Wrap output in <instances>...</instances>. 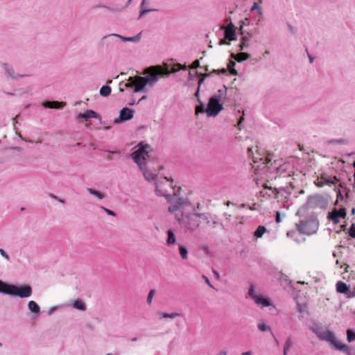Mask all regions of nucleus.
Wrapping results in <instances>:
<instances>
[{
  "label": "nucleus",
  "mask_w": 355,
  "mask_h": 355,
  "mask_svg": "<svg viewBox=\"0 0 355 355\" xmlns=\"http://www.w3.org/2000/svg\"><path fill=\"white\" fill-rule=\"evenodd\" d=\"M263 187H264V188H265V189H268V187H267L266 185H264ZM268 189H270V190H272V188H271V187H270V188L268 187Z\"/></svg>",
  "instance_id": "680f3d73"
},
{
  "label": "nucleus",
  "mask_w": 355,
  "mask_h": 355,
  "mask_svg": "<svg viewBox=\"0 0 355 355\" xmlns=\"http://www.w3.org/2000/svg\"><path fill=\"white\" fill-rule=\"evenodd\" d=\"M248 150L250 153L251 151V148H248Z\"/></svg>",
  "instance_id": "69168bd1"
},
{
  "label": "nucleus",
  "mask_w": 355,
  "mask_h": 355,
  "mask_svg": "<svg viewBox=\"0 0 355 355\" xmlns=\"http://www.w3.org/2000/svg\"><path fill=\"white\" fill-rule=\"evenodd\" d=\"M249 38L246 36L242 37L241 44H239L240 50H244L248 46Z\"/></svg>",
  "instance_id": "cd10ccee"
},
{
  "label": "nucleus",
  "mask_w": 355,
  "mask_h": 355,
  "mask_svg": "<svg viewBox=\"0 0 355 355\" xmlns=\"http://www.w3.org/2000/svg\"><path fill=\"white\" fill-rule=\"evenodd\" d=\"M198 101L200 102V105L196 107V114L206 112V109L202 102L200 101V99H198Z\"/></svg>",
  "instance_id": "bb28decb"
},
{
  "label": "nucleus",
  "mask_w": 355,
  "mask_h": 355,
  "mask_svg": "<svg viewBox=\"0 0 355 355\" xmlns=\"http://www.w3.org/2000/svg\"><path fill=\"white\" fill-rule=\"evenodd\" d=\"M223 109V105L219 102L218 98L212 96L209 100L206 113L209 116H216Z\"/></svg>",
  "instance_id": "6e6552de"
},
{
  "label": "nucleus",
  "mask_w": 355,
  "mask_h": 355,
  "mask_svg": "<svg viewBox=\"0 0 355 355\" xmlns=\"http://www.w3.org/2000/svg\"><path fill=\"white\" fill-rule=\"evenodd\" d=\"M254 9H257L259 12H260V8L258 7V3H254V5L252 6V7L251 8V10L252 11Z\"/></svg>",
  "instance_id": "de8ad7c7"
},
{
  "label": "nucleus",
  "mask_w": 355,
  "mask_h": 355,
  "mask_svg": "<svg viewBox=\"0 0 355 355\" xmlns=\"http://www.w3.org/2000/svg\"><path fill=\"white\" fill-rule=\"evenodd\" d=\"M50 196L54 199H58V198L55 196H54L53 194H51Z\"/></svg>",
  "instance_id": "bf43d9fd"
},
{
  "label": "nucleus",
  "mask_w": 355,
  "mask_h": 355,
  "mask_svg": "<svg viewBox=\"0 0 355 355\" xmlns=\"http://www.w3.org/2000/svg\"><path fill=\"white\" fill-rule=\"evenodd\" d=\"M0 253L2 256H3L6 259H9V257L8 255L6 254V252L2 250V249H0Z\"/></svg>",
  "instance_id": "a18cd8bd"
},
{
  "label": "nucleus",
  "mask_w": 355,
  "mask_h": 355,
  "mask_svg": "<svg viewBox=\"0 0 355 355\" xmlns=\"http://www.w3.org/2000/svg\"><path fill=\"white\" fill-rule=\"evenodd\" d=\"M292 345V340L291 338H288L285 343L284 347V355H287L288 351Z\"/></svg>",
  "instance_id": "2f4dec72"
},
{
  "label": "nucleus",
  "mask_w": 355,
  "mask_h": 355,
  "mask_svg": "<svg viewBox=\"0 0 355 355\" xmlns=\"http://www.w3.org/2000/svg\"><path fill=\"white\" fill-rule=\"evenodd\" d=\"M58 201H59V202H62V203H64V201L63 200H62V199H58Z\"/></svg>",
  "instance_id": "052dcab7"
},
{
  "label": "nucleus",
  "mask_w": 355,
  "mask_h": 355,
  "mask_svg": "<svg viewBox=\"0 0 355 355\" xmlns=\"http://www.w3.org/2000/svg\"><path fill=\"white\" fill-rule=\"evenodd\" d=\"M200 66V62L198 60H196L189 67L190 69H196L198 68V67Z\"/></svg>",
  "instance_id": "58836bf2"
},
{
  "label": "nucleus",
  "mask_w": 355,
  "mask_h": 355,
  "mask_svg": "<svg viewBox=\"0 0 355 355\" xmlns=\"http://www.w3.org/2000/svg\"><path fill=\"white\" fill-rule=\"evenodd\" d=\"M7 71H8V75L13 79H17L18 78L19 76H15L13 75L14 72H13V70L12 69H7Z\"/></svg>",
  "instance_id": "79ce46f5"
},
{
  "label": "nucleus",
  "mask_w": 355,
  "mask_h": 355,
  "mask_svg": "<svg viewBox=\"0 0 355 355\" xmlns=\"http://www.w3.org/2000/svg\"><path fill=\"white\" fill-rule=\"evenodd\" d=\"M235 65V62L234 61L230 60L227 64L228 69L230 70V73L232 75L236 76L237 75V71L234 69Z\"/></svg>",
  "instance_id": "c756f323"
},
{
  "label": "nucleus",
  "mask_w": 355,
  "mask_h": 355,
  "mask_svg": "<svg viewBox=\"0 0 355 355\" xmlns=\"http://www.w3.org/2000/svg\"><path fill=\"white\" fill-rule=\"evenodd\" d=\"M73 307H75L77 309L85 311L86 309V306L85 303L79 300H75L73 302Z\"/></svg>",
  "instance_id": "393cba45"
},
{
  "label": "nucleus",
  "mask_w": 355,
  "mask_h": 355,
  "mask_svg": "<svg viewBox=\"0 0 355 355\" xmlns=\"http://www.w3.org/2000/svg\"><path fill=\"white\" fill-rule=\"evenodd\" d=\"M144 169H141L143 171L145 179L148 181L154 180L155 178V174L153 171H149L147 169V165L143 166Z\"/></svg>",
  "instance_id": "6ab92c4d"
},
{
  "label": "nucleus",
  "mask_w": 355,
  "mask_h": 355,
  "mask_svg": "<svg viewBox=\"0 0 355 355\" xmlns=\"http://www.w3.org/2000/svg\"><path fill=\"white\" fill-rule=\"evenodd\" d=\"M202 278L205 279V281L207 285H209L211 287H213L209 279L206 276L202 275Z\"/></svg>",
  "instance_id": "c03bdc74"
},
{
  "label": "nucleus",
  "mask_w": 355,
  "mask_h": 355,
  "mask_svg": "<svg viewBox=\"0 0 355 355\" xmlns=\"http://www.w3.org/2000/svg\"><path fill=\"white\" fill-rule=\"evenodd\" d=\"M103 209L108 215L115 216V213L113 211L110 210V209H108L107 208H105V207H103Z\"/></svg>",
  "instance_id": "37998d69"
},
{
  "label": "nucleus",
  "mask_w": 355,
  "mask_h": 355,
  "mask_svg": "<svg viewBox=\"0 0 355 355\" xmlns=\"http://www.w3.org/2000/svg\"><path fill=\"white\" fill-rule=\"evenodd\" d=\"M248 293L253 300L258 295L257 294L256 287L254 285L251 284L250 286Z\"/></svg>",
  "instance_id": "7c9ffc66"
},
{
  "label": "nucleus",
  "mask_w": 355,
  "mask_h": 355,
  "mask_svg": "<svg viewBox=\"0 0 355 355\" xmlns=\"http://www.w3.org/2000/svg\"><path fill=\"white\" fill-rule=\"evenodd\" d=\"M338 197H340L341 199L343 198V196H342L340 191H339L338 194Z\"/></svg>",
  "instance_id": "4d7b16f0"
},
{
  "label": "nucleus",
  "mask_w": 355,
  "mask_h": 355,
  "mask_svg": "<svg viewBox=\"0 0 355 355\" xmlns=\"http://www.w3.org/2000/svg\"><path fill=\"white\" fill-rule=\"evenodd\" d=\"M231 57L235 59L237 62H242L248 60L250 58V55L247 53H239L237 54L232 53Z\"/></svg>",
  "instance_id": "a211bd4d"
},
{
  "label": "nucleus",
  "mask_w": 355,
  "mask_h": 355,
  "mask_svg": "<svg viewBox=\"0 0 355 355\" xmlns=\"http://www.w3.org/2000/svg\"><path fill=\"white\" fill-rule=\"evenodd\" d=\"M312 330L317 335L319 339L329 342L335 349L345 352L349 355L350 350L349 347L337 340L333 331L315 328H313Z\"/></svg>",
  "instance_id": "7ed1b4c3"
},
{
  "label": "nucleus",
  "mask_w": 355,
  "mask_h": 355,
  "mask_svg": "<svg viewBox=\"0 0 355 355\" xmlns=\"http://www.w3.org/2000/svg\"><path fill=\"white\" fill-rule=\"evenodd\" d=\"M5 294L15 295L21 298L28 297L32 294V288L28 285L17 286L15 285L6 284Z\"/></svg>",
  "instance_id": "39448f33"
},
{
  "label": "nucleus",
  "mask_w": 355,
  "mask_h": 355,
  "mask_svg": "<svg viewBox=\"0 0 355 355\" xmlns=\"http://www.w3.org/2000/svg\"><path fill=\"white\" fill-rule=\"evenodd\" d=\"M136 340H137L136 338H134L132 339V341H135Z\"/></svg>",
  "instance_id": "0e129e2a"
},
{
  "label": "nucleus",
  "mask_w": 355,
  "mask_h": 355,
  "mask_svg": "<svg viewBox=\"0 0 355 355\" xmlns=\"http://www.w3.org/2000/svg\"><path fill=\"white\" fill-rule=\"evenodd\" d=\"M322 201V197L314 196L309 198L307 200V207L311 209H315L320 206Z\"/></svg>",
  "instance_id": "ddd939ff"
},
{
  "label": "nucleus",
  "mask_w": 355,
  "mask_h": 355,
  "mask_svg": "<svg viewBox=\"0 0 355 355\" xmlns=\"http://www.w3.org/2000/svg\"><path fill=\"white\" fill-rule=\"evenodd\" d=\"M181 69H186V66H182L180 64L164 63L163 65H157V78L158 76L167 77L169 74L176 72Z\"/></svg>",
  "instance_id": "423d86ee"
},
{
  "label": "nucleus",
  "mask_w": 355,
  "mask_h": 355,
  "mask_svg": "<svg viewBox=\"0 0 355 355\" xmlns=\"http://www.w3.org/2000/svg\"><path fill=\"white\" fill-rule=\"evenodd\" d=\"M349 235L355 239V225L354 224H352L349 230Z\"/></svg>",
  "instance_id": "c9c22d12"
},
{
  "label": "nucleus",
  "mask_w": 355,
  "mask_h": 355,
  "mask_svg": "<svg viewBox=\"0 0 355 355\" xmlns=\"http://www.w3.org/2000/svg\"><path fill=\"white\" fill-rule=\"evenodd\" d=\"M106 355H112V354H106Z\"/></svg>",
  "instance_id": "338daca9"
},
{
  "label": "nucleus",
  "mask_w": 355,
  "mask_h": 355,
  "mask_svg": "<svg viewBox=\"0 0 355 355\" xmlns=\"http://www.w3.org/2000/svg\"><path fill=\"white\" fill-rule=\"evenodd\" d=\"M154 293H155L154 290H151L149 292V294H148V298H147V302L148 304H151L153 298V296H154Z\"/></svg>",
  "instance_id": "4c0bfd02"
},
{
  "label": "nucleus",
  "mask_w": 355,
  "mask_h": 355,
  "mask_svg": "<svg viewBox=\"0 0 355 355\" xmlns=\"http://www.w3.org/2000/svg\"><path fill=\"white\" fill-rule=\"evenodd\" d=\"M180 316H181V314L178 313H163V312L159 313V320H162L164 318L174 319V318H175L177 317H180Z\"/></svg>",
  "instance_id": "412c9836"
},
{
  "label": "nucleus",
  "mask_w": 355,
  "mask_h": 355,
  "mask_svg": "<svg viewBox=\"0 0 355 355\" xmlns=\"http://www.w3.org/2000/svg\"><path fill=\"white\" fill-rule=\"evenodd\" d=\"M242 355H252V352H243L242 354Z\"/></svg>",
  "instance_id": "864d4df0"
},
{
  "label": "nucleus",
  "mask_w": 355,
  "mask_h": 355,
  "mask_svg": "<svg viewBox=\"0 0 355 355\" xmlns=\"http://www.w3.org/2000/svg\"><path fill=\"white\" fill-rule=\"evenodd\" d=\"M352 214H354V212H355V208H353V209H352Z\"/></svg>",
  "instance_id": "e2e57ef3"
},
{
  "label": "nucleus",
  "mask_w": 355,
  "mask_h": 355,
  "mask_svg": "<svg viewBox=\"0 0 355 355\" xmlns=\"http://www.w3.org/2000/svg\"><path fill=\"white\" fill-rule=\"evenodd\" d=\"M258 329L261 331H271V328L269 326H268L266 324H264V323L259 324Z\"/></svg>",
  "instance_id": "f704fd0d"
},
{
  "label": "nucleus",
  "mask_w": 355,
  "mask_h": 355,
  "mask_svg": "<svg viewBox=\"0 0 355 355\" xmlns=\"http://www.w3.org/2000/svg\"><path fill=\"white\" fill-rule=\"evenodd\" d=\"M227 354V352L225 351H221L220 353H219V355H226Z\"/></svg>",
  "instance_id": "6e6d98bb"
},
{
  "label": "nucleus",
  "mask_w": 355,
  "mask_h": 355,
  "mask_svg": "<svg viewBox=\"0 0 355 355\" xmlns=\"http://www.w3.org/2000/svg\"><path fill=\"white\" fill-rule=\"evenodd\" d=\"M309 60H310V62L312 63L313 61V58L311 55H309Z\"/></svg>",
  "instance_id": "13d9d810"
},
{
  "label": "nucleus",
  "mask_w": 355,
  "mask_h": 355,
  "mask_svg": "<svg viewBox=\"0 0 355 355\" xmlns=\"http://www.w3.org/2000/svg\"><path fill=\"white\" fill-rule=\"evenodd\" d=\"M347 336L349 342L355 340V332L353 331L348 329L347 331Z\"/></svg>",
  "instance_id": "72a5a7b5"
},
{
  "label": "nucleus",
  "mask_w": 355,
  "mask_h": 355,
  "mask_svg": "<svg viewBox=\"0 0 355 355\" xmlns=\"http://www.w3.org/2000/svg\"><path fill=\"white\" fill-rule=\"evenodd\" d=\"M98 114L96 112L92 110H87L84 113H80L78 115V118H83L85 120H87L88 119L91 118H97Z\"/></svg>",
  "instance_id": "f3484780"
},
{
  "label": "nucleus",
  "mask_w": 355,
  "mask_h": 355,
  "mask_svg": "<svg viewBox=\"0 0 355 355\" xmlns=\"http://www.w3.org/2000/svg\"><path fill=\"white\" fill-rule=\"evenodd\" d=\"M280 221H281L280 214H279V212L277 211L276 213V222L277 223H280Z\"/></svg>",
  "instance_id": "09e8293b"
},
{
  "label": "nucleus",
  "mask_w": 355,
  "mask_h": 355,
  "mask_svg": "<svg viewBox=\"0 0 355 355\" xmlns=\"http://www.w3.org/2000/svg\"><path fill=\"white\" fill-rule=\"evenodd\" d=\"M346 209L345 208H340L337 210L334 209L329 214V218L333 221L334 223L337 224L340 223V218H345L346 216Z\"/></svg>",
  "instance_id": "1a4fd4ad"
},
{
  "label": "nucleus",
  "mask_w": 355,
  "mask_h": 355,
  "mask_svg": "<svg viewBox=\"0 0 355 355\" xmlns=\"http://www.w3.org/2000/svg\"><path fill=\"white\" fill-rule=\"evenodd\" d=\"M6 284L3 281L0 280V293L5 294V290H6Z\"/></svg>",
  "instance_id": "ea45409f"
},
{
  "label": "nucleus",
  "mask_w": 355,
  "mask_h": 355,
  "mask_svg": "<svg viewBox=\"0 0 355 355\" xmlns=\"http://www.w3.org/2000/svg\"><path fill=\"white\" fill-rule=\"evenodd\" d=\"M336 291L339 293L345 294L348 298L355 297V292L350 291L349 286L343 282H337Z\"/></svg>",
  "instance_id": "9b49d317"
},
{
  "label": "nucleus",
  "mask_w": 355,
  "mask_h": 355,
  "mask_svg": "<svg viewBox=\"0 0 355 355\" xmlns=\"http://www.w3.org/2000/svg\"><path fill=\"white\" fill-rule=\"evenodd\" d=\"M29 310L35 313L39 314L40 311V306L35 301H30L28 304Z\"/></svg>",
  "instance_id": "4be33fe9"
},
{
  "label": "nucleus",
  "mask_w": 355,
  "mask_h": 355,
  "mask_svg": "<svg viewBox=\"0 0 355 355\" xmlns=\"http://www.w3.org/2000/svg\"><path fill=\"white\" fill-rule=\"evenodd\" d=\"M148 144H144L142 142L139 143L135 147V150L130 155V157L137 164L140 169H144L143 166L148 164V159L149 158Z\"/></svg>",
  "instance_id": "20e7f679"
},
{
  "label": "nucleus",
  "mask_w": 355,
  "mask_h": 355,
  "mask_svg": "<svg viewBox=\"0 0 355 355\" xmlns=\"http://www.w3.org/2000/svg\"><path fill=\"white\" fill-rule=\"evenodd\" d=\"M179 251H180V256L183 259H187V248L182 245H179Z\"/></svg>",
  "instance_id": "c85d7f7f"
},
{
  "label": "nucleus",
  "mask_w": 355,
  "mask_h": 355,
  "mask_svg": "<svg viewBox=\"0 0 355 355\" xmlns=\"http://www.w3.org/2000/svg\"><path fill=\"white\" fill-rule=\"evenodd\" d=\"M220 72L221 73H225L227 72V69H221V70L220 71Z\"/></svg>",
  "instance_id": "5fc2aeb1"
},
{
  "label": "nucleus",
  "mask_w": 355,
  "mask_h": 355,
  "mask_svg": "<svg viewBox=\"0 0 355 355\" xmlns=\"http://www.w3.org/2000/svg\"><path fill=\"white\" fill-rule=\"evenodd\" d=\"M167 239L166 244L167 245H171L175 243L176 242V236L172 230H169L167 231Z\"/></svg>",
  "instance_id": "aec40b11"
},
{
  "label": "nucleus",
  "mask_w": 355,
  "mask_h": 355,
  "mask_svg": "<svg viewBox=\"0 0 355 355\" xmlns=\"http://www.w3.org/2000/svg\"><path fill=\"white\" fill-rule=\"evenodd\" d=\"M199 95H200V88L198 87V89H197L196 92L195 93V96L198 98V100L200 99Z\"/></svg>",
  "instance_id": "8fccbe9b"
},
{
  "label": "nucleus",
  "mask_w": 355,
  "mask_h": 355,
  "mask_svg": "<svg viewBox=\"0 0 355 355\" xmlns=\"http://www.w3.org/2000/svg\"><path fill=\"white\" fill-rule=\"evenodd\" d=\"M133 111L128 107L123 108L120 112L121 121L130 120L133 117Z\"/></svg>",
  "instance_id": "4468645a"
},
{
  "label": "nucleus",
  "mask_w": 355,
  "mask_h": 355,
  "mask_svg": "<svg viewBox=\"0 0 355 355\" xmlns=\"http://www.w3.org/2000/svg\"><path fill=\"white\" fill-rule=\"evenodd\" d=\"M253 165L252 168L255 174L258 173L259 170H263L266 168H269L272 164L271 155L268 154L267 156H260L259 153H257V155L253 157Z\"/></svg>",
  "instance_id": "0eeeda50"
},
{
  "label": "nucleus",
  "mask_w": 355,
  "mask_h": 355,
  "mask_svg": "<svg viewBox=\"0 0 355 355\" xmlns=\"http://www.w3.org/2000/svg\"><path fill=\"white\" fill-rule=\"evenodd\" d=\"M143 74L144 76H130L125 87L131 88L135 92L142 90L148 83L155 80V66L147 68Z\"/></svg>",
  "instance_id": "f03ea898"
},
{
  "label": "nucleus",
  "mask_w": 355,
  "mask_h": 355,
  "mask_svg": "<svg viewBox=\"0 0 355 355\" xmlns=\"http://www.w3.org/2000/svg\"><path fill=\"white\" fill-rule=\"evenodd\" d=\"M254 301L258 306H260L261 307H266L270 305L269 300L266 298L263 297L261 295H257L254 299Z\"/></svg>",
  "instance_id": "dca6fc26"
},
{
  "label": "nucleus",
  "mask_w": 355,
  "mask_h": 355,
  "mask_svg": "<svg viewBox=\"0 0 355 355\" xmlns=\"http://www.w3.org/2000/svg\"><path fill=\"white\" fill-rule=\"evenodd\" d=\"M207 76V74L202 75V77L199 80L198 87L200 88V85H202V83H203V81L205 80V76Z\"/></svg>",
  "instance_id": "49530a36"
},
{
  "label": "nucleus",
  "mask_w": 355,
  "mask_h": 355,
  "mask_svg": "<svg viewBox=\"0 0 355 355\" xmlns=\"http://www.w3.org/2000/svg\"><path fill=\"white\" fill-rule=\"evenodd\" d=\"M338 182V179L336 178V176L325 178L324 175H322L320 177V180L317 179L314 183L318 187H322L324 186V184L336 185Z\"/></svg>",
  "instance_id": "9d476101"
},
{
  "label": "nucleus",
  "mask_w": 355,
  "mask_h": 355,
  "mask_svg": "<svg viewBox=\"0 0 355 355\" xmlns=\"http://www.w3.org/2000/svg\"><path fill=\"white\" fill-rule=\"evenodd\" d=\"M108 37H110L121 38V39H122L123 41H132V42H136V41H138V40H139V35H137V36H135V37H120L119 35H115V34L110 35H109Z\"/></svg>",
  "instance_id": "5701e85b"
},
{
  "label": "nucleus",
  "mask_w": 355,
  "mask_h": 355,
  "mask_svg": "<svg viewBox=\"0 0 355 355\" xmlns=\"http://www.w3.org/2000/svg\"><path fill=\"white\" fill-rule=\"evenodd\" d=\"M144 2H145V0H143L142 3L141 5V11H140V17L143 16L145 13L150 11V10L146 9L144 8Z\"/></svg>",
  "instance_id": "e433bc0d"
},
{
  "label": "nucleus",
  "mask_w": 355,
  "mask_h": 355,
  "mask_svg": "<svg viewBox=\"0 0 355 355\" xmlns=\"http://www.w3.org/2000/svg\"><path fill=\"white\" fill-rule=\"evenodd\" d=\"M243 120H244V117H243V116H242L239 119V122H238V123H237V126H238V127L241 125V123H242V121H243Z\"/></svg>",
  "instance_id": "3c124183"
},
{
  "label": "nucleus",
  "mask_w": 355,
  "mask_h": 355,
  "mask_svg": "<svg viewBox=\"0 0 355 355\" xmlns=\"http://www.w3.org/2000/svg\"><path fill=\"white\" fill-rule=\"evenodd\" d=\"M87 191L91 193V194H93L94 196H96L97 198H98L99 199H103L104 198V194L96 191V190H94L93 189H87Z\"/></svg>",
  "instance_id": "473e14b6"
},
{
  "label": "nucleus",
  "mask_w": 355,
  "mask_h": 355,
  "mask_svg": "<svg viewBox=\"0 0 355 355\" xmlns=\"http://www.w3.org/2000/svg\"><path fill=\"white\" fill-rule=\"evenodd\" d=\"M110 93L111 87L107 85L103 86L100 89V94L103 96H107Z\"/></svg>",
  "instance_id": "a878e982"
},
{
  "label": "nucleus",
  "mask_w": 355,
  "mask_h": 355,
  "mask_svg": "<svg viewBox=\"0 0 355 355\" xmlns=\"http://www.w3.org/2000/svg\"><path fill=\"white\" fill-rule=\"evenodd\" d=\"M230 44V42H229L228 40H225V37H224V38L220 40L219 42L220 45Z\"/></svg>",
  "instance_id": "a19ab883"
},
{
  "label": "nucleus",
  "mask_w": 355,
  "mask_h": 355,
  "mask_svg": "<svg viewBox=\"0 0 355 355\" xmlns=\"http://www.w3.org/2000/svg\"><path fill=\"white\" fill-rule=\"evenodd\" d=\"M65 103L64 102H58V101H46L44 103L43 105L45 107L48 108H55L59 109L62 108L65 105Z\"/></svg>",
  "instance_id": "2eb2a0df"
},
{
  "label": "nucleus",
  "mask_w": 355,
  "mask_h": 355,
  "mask_svg": "<svg viewBox=\"0 0 355 355\" xmlns=\"http://www.w3.org/2000/svg\"><path fill=\"white\" fill-rule=\"evenodd\" d=\"M174 190L173 180L166 177L157 181V195L168 198V211L173 214L175 219L185 232L193 233L200 227L202 222L207 228L214 229L219 225L218 217L209 212H202L200 202L192 203L184 198H178L170 192Z\"/></svg>",
  "instance_id": "f257e3e1"
},
{
  "label": "nucleus",
  "mask_w": 355,
  "mask_h": 355,
  "mask_svg": "<svg viewBox=\"0 0 355 355\" xmlns=\"http://www.w3.org/2000/svg\"><path fill=\"white\" fill-rule=\"evenodd\" d=\"M223 28L225 40H228L229 42L236 40V31L234 24H228L227 26Z\"/></svg>",
  "instance_id": "f8f14e48"
},
{
  "label": "nucleus",
  "mask_w": 355,
  "mask_h": 355,
  "mask_svg": "<svg viewBox=\"0 0 355 355\" xmlns=\"http://www.w3.org/2000/svg\"><path fill=\"white\" fill-rule=\"evenodd\" d=\"M214 275H215V276H216V279H218L220 278V275H219V274H218L216 270H214Z\"/></svg>",
  "instance_id": "603ef678"
},
{
  "label": "nucleus",
  "mask_w": 355,
  "mask_h": 355,
  "mask_svg": "<svg viewBox=\"0 0 355 355\" xmlns=\"http://www.w3.org/2000/svg\"><path fill=\"white\" fill-rule=\"evenodd\" d=\"M266 232V228L264 226L259 225L255 230L254 236L257 239L261 238Z\"/></svg>",
  "instance_id": "b1692460"
}]
</instances>
